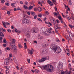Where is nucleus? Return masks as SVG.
I'll list each match as a JSON object with an SVG mask.
<instances>
[{
    "label": "nucleus",
    "instance_id": "obj_8",
    "mask_svg": "<svg viewBox=\"0 0 74 74\" xmlns=\"http://www.w3.org/2000/svg\"><path fill=\"white\" fill-rule=\"evenodd\" d=\"M32 31H33L34 33H37V32H38V31L37 29L34 27L33 28Z\"/></svg>",
    "mask_w": 74,
    "mask_h": 74
},
{
    "label": "nucleus",
    "instance_id": "obj_44",
    "mask_svg": "<svg viewBox=\"0 0 74 74\" xmlns=\"http://www.w3.org/2000/svg\"><path fill=\"white\" fill-rule=\"evenodd\" d=\"M10 13H11V12H10V11H7V14H8V15H10Z\"/></svg>",
    "mask_w": 74,
    "mask_h": 74
},
{
    "label": "nucleus",
    "instance_id": "obj_61",
    "mask_svg": "<svg viewBox=\"0 0 74 74\" xmlns=\"http://www.w3.org/2000/svg\"><path fill=\"white\" fill-rule=\"evenodd\" d=\"M36 18H37V15H36L34 17V18L35 19H36Z\"/></svg>",
    "mask_w": 74,
    "mask_h": 74
},
{
    "label": "nucleus",
    "instance_id": "obj_15",
    "mask_svg": "<svg viewBox=\"0 0 74 74\" xmlns=\"http://www.w3.org/2000/svg\"><path fill=\"white\" fill-rule=\"evenodd\" d=\"M0 36H1V37H4V36L3 33V32H2L1 30H0Z\"/></svg>",
    "mask_w": 74,
    "mask_h": 74
},
{
    "label": "nucleus",
    "instance_id": "obj_13",
    "mask_svg": "<svg viewBox=\"0 0 74 74\" xmlns=\"http://www.w3.org/2000/svg\"><path fill=\"white\" fill-rule=\"evenodd\" d=\"M33 8V6L30 5L28 8V10H31Z\"/></svg>",
    "mask_w": 74,
    "mask_h": 74
},
{
    "label": "nucleus",
    "instance_id": "obj_23",
    "mask_svg": "<svg viewBox=\"0 0 74 74\" xmlns=\"http://www.w3.org/2000/svg\"><path fill=\"white\" fill-rule=\"evenodd\" d=\"M20 72L22 73V72L23 71V68H20Z\"/></svg>",
    "mask_w": 74,
    "mask_h": 74
},
{
    "label": "nucleus",
    "instance_id": "obj_60",
    "mask_svg": "<svg viewBox=\"0 0 74 74\" xmlns=\"http://www.w3.org/2000/svg\"><path fill=\"white\" fill-rule=\"evenodd\" d=\"M13 74H18V73L16 72H14L13 73Z\"/></svg>",
    "mask_w": 74,
    "mask_h": 74
},
{
    "label": "nucleus",
    "instance_id": "obj_63",
    "mask_svg": "<svg viewBox=\"0 0 74 74\" xmlns=\"http://www.w3.org/2000/svg\"><path fill=\"white\" fill-rule=\"evenodd\" d=\"M34 10L35 11H37V9L36 8H34Z\"/></svg>",
    "mask_w": 74,
    "mask_h": 74
},
{
    "label": "nucleus",
    "instance_id": "obj_48",
    "mask_svg": "<svg viewBox=\"0 0 74 74\" xmlns=\"http://www.w3.org/2000/svg\"><path fill=\"white\" fill-rule=\"evenodd\" d=\"M25 4L26 5H27V4H28V2L27 1H25Z\"/></svg>",
    "mask_w": 74,
    "mask_h": 74
},
{
    "label": "nucleus",
    "instance_id": "obj_32",
    "mask_svg": "<svg viewBox=\"0 0 74 74\" xmlns=\"http://www.w3.org/2000/svg\"><path fill=\"white\" fill-rule=\"evenodd\" d=\"M53 15L54 16H58V14H57V13L54 12H53Z\"/></svg>",
    "mask_w": 74,
    "mask_h": 74
},
{
    "label": "nucleus",
    "instance_id": "obj_31",
    "mask_svg": "<svg viewBox=\"0 0 74 74\" xmlns=\"http://www.w3.org/2000/svg\"><path fill=\"white\" fill-rule=\"evenodd\" d=\"M5 51H6L7 50H8V51H10V48L9 47H7L6 48H5Z\"/></svg>",
    "mask_w": 74,
    "mask_h": 74
},
{
    "label": "nucleus",
    "instance_id": "obj_12",
    "mask_svg": "<svg viewBox=\"0 0 74 74\" xmlns=\"http://www.w3.org/2000/svg\"><path fill=\"white\" fill-rule=\"evenodd\" d=\"M47 52V49H44L43 50V51H42V53H44V54L46 53Z\"/></svg>",
    "mask_w": 74,
    "mask_h": 74
},
{
    "label": "nucleus",
    "instance_id": "obj_1",
    "mask_svg": "<svg viewBox=\"0 0 74 74\" xmlns=\"http://www.w3.org/2000/svg\"><path fill=\"white\" fill-rule=\"evenodd\" d=\"M51 49L53 50L54 52L56 53H59L61 52V49L60 47L57 46L55 44H53L50 46Z\"/></svg>",
    "mask_w": 74,
    "mask_h": 74
},
{
    "label": "nucleus",
    "instance_id": "obj_21",
    "mask_svg": "<svg viewBox=\"0 0 74 74\" xmlns=\"http://www.w3.org/2000/svg\"><path fill=\"white\" fill-rule=\"evenodd\" d=\"M38 10L39 11V12H41V8L40 7H39L37 8Z\"/></svg>",
    "mask_w": 74,
    "mask_h": 74
},
{
    "label": "nucleus",
    "instance_id": "obj_59",
    "mask_svg": "<svg viewBox=\"0 0 74 74\" xmlns=\"http://www.w3.org/2000/svg\"><path fill=\"white\" fill-rule=\"evenodd\" d=\"M48 24H49V25H50L51 26H52V24H51V23L50 22H49L48 23Z\"/></svg>",
    "mask_w": 74,
    "mask_h": 74
},
{
    "label": "nucleus",
    "instance_id": "obj_56",
    "mask_svg": "<svg viewBox=\"0 0 74 74\" xmlns=\"http://www.w3.org/2000/svg\"><path fill=\"white\" fill-rule=\"evenodd\" d=\"M38 16H39V17L41 18V17H42V15L41 14H39L38 15Z\"/></svg>",
    "mask_w": 74,
    "mask_h": 74
},
{
    "label": "nucleus",
    "instance_id": "obj_9",
    "mask_svg": "<svg viewBox=\"0 0 74 74\" xmlns=\"http://www.w3.org/2000/svg\"><path fill=\"white\" fill-rule=\"evenodd\" d=\"M48 3L50 5V6H52V5H53V3H52V1H51L49 0L48 1H47Z\"/></svg>",
    "mask_w": 74,
    "mask_h": 74
},
{
    "label": "nucleus",
    "instance_id": "obj_40",
    "mask_svg": "<svg viewBox=\"0 0 74 74\" xmlns=\"http://www.w3.org/2000/svg\"><path fill=\"white\" fill-rule=\"evenodd\" d=\"M37 21H40V22H42V20H41V19L40 18H37Z\"/></svg>",
    "mask_w": 74,
    "mask_h": 74
},
{
    "label": "nucleus",
    "instance_id": "obj_46",
    "mask_svg": "<svg viewBox=\"0 0 74 74\" xmlns=\"http://www.w3.org/2000/svg\"><path fill=\"white\" fill-rule=\"evenodd\" d=\"M5 1V0H2L1 1V2L3 4L4 2Z\"/></svg>",
    "mask_w": 74,
    "mask_h": 74
},
{
    "label": "nucleus",
    "instance_id": "obj_64",
    "mask_svg": "<svg viewBox=\"0 0 74 74\" xmlns=\"http://www.w3.org/2000/svg\"><path fill=\"white\" fill-rule=\"evenodd\" d=\"M2 71H3V69L1 68L0 69V72H2Z\"/></svg>",
    "mask_w": 74,
    "mask_h": 74
},
{
    "label": "nucleus",
    "instance_id": "obj_47",
    "mask_svg": "<svg viewBox=\"0 0 74 74\" xmlns=\"http://www.w3.org/2000/svg\"><path fill=\"white\" fill-rule=\"evenodd\" d=\"M53 3L55 4V3L56 2V0H52Z\"/></svg>",
    "mask_w": 74,
    "mask_h": 74
},
{
    "label": "nucleus",
    "instance_id": "obj_38",
    "mask_svg": "<svg viewBox=\"0 0 74 74\" xmlns=\"http://www.w3.org/2000/svg\"><path fill=\"white\" fill-rule=\"evenodd\" d=\"M5 5H7L8 6H9L10 5V3H5Z\"/></svg>",
    "mask_w": 74,
    "mask_h": 74
},
{
    "label": "nucleus",
    "instance_id": "obj_2",
    "mask_svg": "<svg viewBox=\"0 0 74 74\" xmlns=\"http://www.w3.org/2000/svg\"><path fill=\"white\" fill-rule=\"evenodd\" d=\"M43 69L48 72H51L53 70V67L52 65L49 64L43 66Z\"/></svg>",
    "mask_w": 74,
    "mask_h": 74
},
{
    "label": "nucleus",
    "instance_id": "obj_7",
    "mask_svg": "<svg viewBox=\"0 0 74 74\" xmlns=\"http://www.w3.org/2000/svg\"><path fill=\"white\" fill-rule=\"evenodd\" d=\"M5 24L6 25H10V23L7 22L5 23V22H4L3 23V25L5 28H7V27L6 26Z\"/></svg>",
    "mask_w": 74,
    "mask_h": 74
},
{
    "label": "nucleus",
    "instance_id": "obj_50",
    "mask_svg": "<svg viewBox=\"0 0 74 74\" xmlns=\"http://www.w3.org/2000/svg\"><path fill=\"white\" fill-rule=\"evenodd\" d=\"M1 30H2L3 31V32H6L5 29H4L3 28H2Z\"/></svg>",
    "mask_w": 74,
    "mask_h": 74
},
{
    "label": "nucleus",
    "instance_id": "obj_28",
    "mask_svg": "<svg viewBox=\"0 0 74 74\" xmlns=\"http://www.w3.org/2000/svg\"><path fill=\"white\" fill-rule=\"evenodd\" d=\"M65 73H66V74H67V73H66V72H64L63 71H62L61 72V74H64Z\"/></svg>",
    "mask_w": 74,
    "mask_h": 74
},
{
    "label": "nucleus",
    "instance_id": "obj_58",
    "mask_svg": "<svg viewBox=\"0 0 74 74\" xmlns=\"http://www.w3.org/2000/svg\"><path fill=\"white\" fill-rule=\"evenodd\" d=\"M27 14L28 15H30V12H27Z\"/></svg>",
    "mask_w": 74,
    "mask_h": 74
},
{
    "label": "nucleus",
    "instance_id": "obj_27",
    "mask_svg": "<svg viewBox=\"0 0 74 74\" xmlns=\"http://www.w3.org/2000/svg\"><path fill=\"white\" fill-rule=\"evenodd\" d=\"M29 32H27L26 33V35L27 37H29Z\"/></svg>",
    "mask_w": 74,
    "mask_h": 74
},
{
    "label": "nucleus",
    "instance_id": "obj_20",
    "mask_svg": "<svg viewBox=\"0 0 74 74\" xmlns=\"http://www.w3.org/2000/svg\"><path fill=\"white\" fill-rule=\"evenodd\" d=\"M51 22L53 23V24L54 25H55L56 23V21H55L53 20V21H52Z\"/></svg>",
    "mask_w": 74,
    "mask_h": 74
},
{
    "label": "nucleus",
    "instance_id": "obj_53",
    "mask_svg": "<svg viewBox=\"0 0 74 74\" xmlns=\"http://www.w3.org/2000/svg\"><path fill=\"white\" fill-rule=\"evenodd\" d=\"M16 33H20L21 31L17 30H17H16Z\"/></svg>",
    "mask_w": 74,
    "mask_h": 74
},
{
    "label": "nucleus",
    "instance_id": "obj_22",
    "mask_svg": "<svg viewBox=\"0 0 74 74\" xmlns=\"http://www.w3.org/2000/svg\"><path fill=\"white\" fill-rule=\"evenodd\" d=\"M14 5H15V3H12L11 4V5L12 6V7L14 8H15V6Z\"/></svg>",
    "mask_w": 74,
    "mask_h": 74
},
{
    "label": "nucleus",
    "instance_id": "obj_4",
    "mask_svg": "<svg viewBox=\"0 0 74 74\" xmlns=\"http://www.w3.org/2000/svg\"><path fill=\"white\" fill-rule=\"evenodd\" d=\"M10 58H7L5 59L4 60V62L5 64L8 65L10 62Z\"/></svg>",
    "mask_w": 74,
    "mask_h": 74
},
{
    "label": "nucleus",
    "instance_id": "obj_43",
    "mask_svg": "<svg viewBox=\"0 0 74 74\" xmlns=\"http://www.w3.org/2000/svg\"><path fill=\"white\" fill-rule=\"evenodd\" d=\"M24 47H25V49L27 48V47H26V43L25 42L24 43Z\"/></svg>",
    "mask_w": 74,
    "mask_h": 74
},
{
    "label": "nucleus",
    "instance_id": "obj_62",
    "mask_svg": "<svg viewBox=\"0 0 74 74\" xmlns=\"http://www.w3.org/2000/svg\"><path fill=\"white\" fill-rule=\"evenodd\" d=\"M35 71H36V72L37 73H38V72H39V71L38 70V69L36 70Z\"/></svg>",
    "mask_w": 74,
    "mask_h": 74
},
{
    "label": "nucleus",
    "instance_id": "obj_36",
    "mask_svg": "<svg viewBox=\"0 0 74 74\" xmlns=\"http://www.w3.org/2000/svg\"><path fill=\"white\" fill-rule=\"evenodd\" d=\"M49 42L48 41L46 43V44H45V46H47V45H49Z\"/></svg>",
    "mask_w": 74,
    "mask_h": 74
},
{
    "label": "nucleus",
    "instance_id": "obj_52",
    "mask_svg": "<svg viewBox=\"0 0 74 74\" xmlns=\"http://www.w3.org/2000/svg\"><path fill=\"white\" fill-rule=\"evenodd\" d=\"M20 3L21 4H23V2L21 1H20Z\"/></svg>",
    "mask_w": 74,
    "mask_h": 74
},
{
    "label": "nucleus",
    "instance_id": "obj_34",
    "mask_svg": "<svg viewBox=\"0 0 74 74\" xmlns=\"http://www.w3.org/2000/svg\"><path fill=\"white\" fill-rule=\"evenodd\" d=\"M56 26L58 29H60V27H59V26H58V24H56Z\"/></svg>",
    "mask_w": 74,
    "mask_h": 74
},
{
    "label": "nucleus",
    "instance_id": "obj_51",
    "mask_svg": "<svg viewBox=\"0 0 74 74\" xmlns=\"http://www.w3.org/2000/svg\"><path fill=\"white\" fill-rule=\"evenodd\" d=\"M6 74H8L9 72V70L8 69H7L6 70Z\"/></svg>",
    "mask_w": 74,
    "mask_h": 74
},
{
    "label": "nucleus",
    "instance_id": "obj_5",
    "mask_svg": "<svg viewBox=\"0 0 74 74\" xmlns=\"http://www.w3.org/2000/svg\"><path fill=\"white\" fill-rule=\"evenodd\" d=\"M47 60V59L45 57H44L42 58V59L40 60V59L38 60V62H39V63H42V62H44L45 61Z\"/></svg>",
    "mask_w": 74,
    "mask_h": 74
},
{
    "label": "nucleus",
    "instance_id": "obj_26",
    "mask_svg": "<svg viewBox=\"0 0 74 74\" xmlns=\"http://www.w3.org/2000/svg\"><path fill=\"white\" fill-rule=\"evenodd\" d=\"M58 18L59 20H60V21H62L63 20L62 19V17H61V16H58Z\"/></svg>",
    "mask_w": 74,
    "mask_h": 74
},
{
    "label": "nucleus",
    "instance_id": "obj_41",
    "mask_svg": "<svg viewBox=\"0 0 74 74\" xmlns=\"http://www.w3.org/2000/svg\"><path fill=\"white\" fill-rule=\"evenodd\" d=\"M50 19L51 22H52L53 21H52L53 20V17H50Z\"/></svg>",
    "mask_w": 74,
    "mask_h": 74
},
{
    "label": "nucleus",
    "instance_id": "obj_11",
    "mask_svg": "<svg viewBox=\"0 0 74 74\" xmlns=\"http://www.w3.org/2000/svg\"><path fill=\"white\" fill-rule=\"evenodd\" d=\"M26 23L27 25H29V24H30V21L28 19H26Z\"/></svg>",
    "mask_w": 74,
    "mask_h": 74
},
{
    "label": "nucleus",
    "instance_id": "obj_3",
    "mask_svg": "<svg viewBox=\"0 0 74 74\" xmlns=\"http://www.w3.org/2000/svg\"><path fill=\"white\" fill-rule=\"evenodd\" d=\"M41 29H42V33L45 36H47L48 35V32H47V30L44 28H42Z\"/></svg>",
    "mask_w": 74,
    "mask_h": 74
},
{
    "label": "nucleus",
    "instance_id": "obj_14",
    "mask_svg": "<svg viewBox=\"0 0 74 74\" xmlns=\"http://www.w3.org/2000/svg\"><path fill=\"white\" fill-rule=\"evenodd\" d=\"M15 39H12V43L10 45H12V44H15Z\"/></svg>",
    "mask_w": 74,
    "mask_h": 74
},
{
    "label": "nucleus",
    "instance_id": "obj_37",
    "mask_svg": "<svg viewBox=\"0 0 74 74\" xmlns=\"http://www.w3.org/2000/svg\"><path fill=\"white\" fill-rule=\"evenodd\" d=\"M16 30H17V29H14L12 30V32L13 33H14V32H16Z\"/></svg>",
    "mask_w": 74,
    "mask_h": 74
},
{
    "label": "nucleus",
    "instance_id": "obj_24",
    "mask_svg": "<svg viewBox=\"0 0 74 74\" xmlns=\"http://www.w3.org/2000/svg\"><path fill=\"white\" fill-rule=\"evenodd\" d=\"M31 15H33V16H34V15H36V13L34 12H31Z\"/></svg>",
    "mask_w": 74,
    "mask_h": 74
},
{
    "label": "nucleus",
    "instance_id": "obj_18",
    "mask_svg": "<svg viewBox=\"0 0 74 74\" xmlns=\"http://www.w3.org/2000/svg\"><path fill=\"white\" fill-rule=\"evenodd\" d=\"M38 37H39V38H40V40H42V39H43V38H44L43 36H40V34H38Z\"/></svg>",
    "mask_w": 74,
    "mask_h": 74
},
{
    "label": "nucleus",
    "instance_id": "obj_49",
    "mask_svg": "<svg viewBox=\"0 0 74 74\" xmlns=\"http://www.w3.org/2000/svg\"><path fill=\"white\" fill-rule=\"evenodd\" d=\"M45 12V14H47V15H48L49 14V12H48V11H46V12Z\"/></svg>",
    "mask_w": 74,
    "mask_h": 74
},
{
    "label": "nucleus",
    "instance_id": "obj_6",
    "mask_svg": "<svg viewBox=\"0 0 74 74\" xmlns=\"http://www.w3.org/2000/svg\"><path fill=\"white\" fill-rule=\"evenodd\" d=\"M11 46L12 47L13 50H14V51L17 50V47L15 44H12V45H11Z\"/></svg>",
    "mask_w": 74,
    "mask_h": 74
},
{
    "label": "nucleus",
    "instance_id": "obj_45",
    "mask_svg": "<svg viewBox=\"0 0 74 74\" xmlns=\"http://www.w3.org/2000/svg\"><path fill=\"white\" fill-rule=\"evenodd\" d=\"M27 60L29 63H30V60L29 59H28Z\"/></svg>",
    "mask_w": 74,
    "mask_h": 74
},
{
    "label": "nucleus",
    "instance_id": "obj_17",
    "mask_svg": "<svg viewBox=\"0 0 74 74\" xmlns=\"http://www.w3.org/2000/svg\"><path fill=\"white\" fill-rule=\"evenodd\" d=\"M26 18H25L24 20L22 21V23H23V24H24V23H26Z\"/></svg>",
    "mask_w": 74,
    "mask_h": 74
},
{
    "label": "nucleus",
    "instance_id": "obj_54",
    "mask_svg": "<svg viewBox=\"0 0 74 74\" xmlns=\"http://www.w3.org/2000/svg\"><path fill=\"white\" fill-rule=\"evenodd\" d=\"M67 19L68 21H69V20H70V21L71 19V18L70 16H69L68 18H67Z\"/></svg>",
    "mask_w": 74,
    "mask_h": 74
},
{
    "label": "nucleus",
    "instance_id": "obj_19",
    "mask_svg": "<svg viewBox=\"0 0 74 74\" xmlns=\"http://www.w3.org/2000/svg\"><path fill=\"white\" fill-rule=\"evenodd\" d=\"M23 8L25 10H28V7H27V6H26V5H24Z\"/></svg>",
    "mask_w": 74,
    "mask_h": 74
},
{
    "label": "nucleus",
    "instance_id": "obj_10",
    "mask_svg": "<svg viewBox=\"0 0 74 74\" xmlns=\"http://www.w3.org/2000/svg\"><path fill=\"white\" fill-rule=\"evenodd\" d=\"M62 67H63V64H62V63H61L59 64V66H58V67L59 69H60V68H62Z\"/></svg>",
    "mask_w": 74,
    "mask_h": 74
},
{
    "label": "nucleus",
    "instance_id": "obj_55",
    "mask_svg": "<svg viewBox=\"0 0 74 74\" xmlns=\"http://www.w3.org/2000/svg\"><path fill=\"white\" fill-rule=\"evenodd\" d=\"M3 45L4 47H6L7 46V45L6 44H3Z\"/></svg>",
    "mask_w": 74,
    "mask_h": 74
},
{
    "label": "nucleus",
    "instance_id": "obj_57",
    "mask_svg": "<svg viewBox=\"0 0 74 74\" xmlns=\"http://www.w3.org/2000/svg\"><path fill=\"white\" fill-rule=\"evenodd\" d=\"M16 69H17V70H19V68L18 67V65H17L16 66Z\"/></svg>",
    "mask_w": 74,
    "mask_h": 74
},
{
    "label": "nucleus",
    "instance_id": "obj_29",
    "mask_svg": "<svg viewBox=\"0 0 74 74\" xmlns=\"http://www.w3.org/2000/svg\"><path fill=\"white\" fill-rule=\"evenodd\" d=\"M69 5H72V3H71V0H69Z\"/></svg>",
    "mask_w": 74,
    "mask_h": 74
},
{
    "label": "nucleus",
    "instance_id": "obj_25",
    "mask_svg": "<svg viewBox=\"0 0 74 74\" xmlns=\"http://www.w3.org/2000/svg\"><path fill=\"white\" fill-rule=\"evenodd\" d=\"M28 53L29 54H31V55H32L33 52H32V51H31L29 50V51H28Z\"/></svg>",
    "mask_w": 74,
    "mask_h": 74
},
{
    "label": "nucleus",
    "instance_id": "obj_30",
    "mask_svg": "<svg viewBox=\"0 0 74 74\" xmlns=\"http://www.w3.org/2000/svg\"><path fill=\"white\" fill-rule=\"evenodd\" d=\"M13 60H14V62H16V58H15V56L13 57Z\"/></svg>",
    "mask_w": 74,
    "mask_h": 74
},
{
    "label": "nucleus",
    "instance_id": "obj_35",
    "mask_svg": "<svg viewBox=\"0 0 74 74\" xmlns=\"http://www.w3.org/2000/svg\"><path fill=\"white\" fill-rule=\"evenodd\" d=\"M3 41L4 43H6V42H7V41H6V39H5V38H4L3 39Z\"/></svg>",
    "mask_w": 74,
    "mask_h": 74
},
{
    "label": "nucleus",
    "instance_id": "obj_42",
    "mask_svg": "<svg viewBox=\"0 0 74 74\" xmlns=\"http://www.w3.org/2000/svg\"><path fill=\"white\" fill-rule=\"evenodd\" d=\"M7 31L9 33H11V29H8L7 30Z\"/></svg>",
    "mask_w": 74,
    "mask_h": 74
},
{
    "label": "nucleus",
    "instance_id": "obj_16",
    "mask_svg": "<svg viewBox=\"0 0 74 74\" xmlns=\"http://www.w3.org/2000/svg\"><path fill=\"white\" fill-rule=\"evenodd\" d=\"M18 47L19 49H21V48H22V46L21 45V44H18Z\"/></svg>",
    "mask_w": 74,
    "mask_h": 74
},
{
    "label": "nucleus",
    "instance_id": "obj_39",
    "mask_svg": "<svg viewBox=\"0 0 74 74\" xmlns=\"http://www.w3.org/2000/svg\"><path fill=\"white\" fill-rule=\"evenodd\" d=\"M56 42H60V40H59V39L58 38H57L56 40Z\"/></svg>",
    "mask_w": 74,
    "mask_h": 74
},
{
    "label": "nucleus",
    "instance_id": "obj_33",
    "mask_svg": "<svg viewBox=\"0 0 74 74\" xmlns=\"http://www.w3.org/2000/svg\"><path fill=\"white\" fill-rule=\"evenodd\" d=\"M69 27H70L71 29H73V28L74 27V26L73 25V26H72V25L70 24H69Z\"/></svg>",
    "mask_w": 74,
    "mask_h": 74
}]
</instances>
